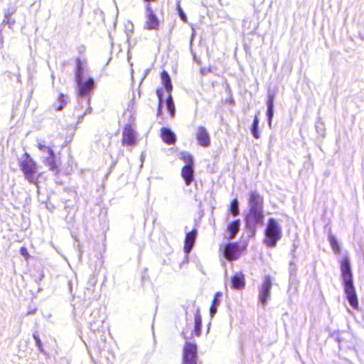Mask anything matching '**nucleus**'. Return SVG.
<instances>
[{
  "label": "nucleus",
  "instance_id": "20e7f679",
  "mask_svg": "<svg viewBox=\"0 0 364 364\" xmlns=\"http://www.w3.org/2000/svg\"><path fill=\"white\" fill-rule=\"evenodd\" d=\"M198 348L195 343L186 342L183 348L182 364H198Z\"/></svg>",
  "mask_w": 364,
  "mask_h": 364
},
{
  "label": "nucleus",
  "instance_id": "412c9836",
  "mask_svg": "<svg viewBox=\"0 0 364 364\" xmlns=\"http://www.w3.org/2000/svg\"><path fill=\"white\" fill-rule=\"evenodd\" d=\"M240 220L239 219L235 220L231 222L228 226V231L229 232V239L235 237L237 233L240 230Z\"/></svg>",
  "mask_w": 364,
  "mask_h": 364
},
{
  "label": "nucleus",
  "instance_id": "39448f33",
  "mask_svg": "<svg viewBox=\"0 0 364 364\" xmlns=\"http://www.w3.org/2000/svg\"><path fill=\"white\" fill-rule=\"evenodd\" d=\"M121 142L123 146H134L136 144V132L132 124H127L123 127Z\"/></svg>",
  "mask_w": 364,
  "mask_h": 364
},
{
  "label": "nucleus",
  "instance_id": "473e14b6",
  "mask_svg": "<svg viewBox=\"0 0 364 364\" xmlns=\"http://www.w3.org/2000/svg\"><path fill=\"white\" fill-rule=\"evenodd\" d=\"M20 253L26 259H28L30 257L28 250L25 247H21L20 248Z\"/></svg>",
  "mask_w": 364,
  "mask_h": 364
},
{
  "label": "nucleus",
  "instance_id": "4468645a",
  "mask_svg": "<svg viewBox=\"0 0 364 364\" xmlns=\"http://www.w3.org/2000/svg\"><path fill=\"white\" fill-rule=\"evenodd\" d=\"M347 299L354 309H358V300L353 284L343 287Z\"/></svg>",
  "mask_w": 364,
  "mask_h": 364
},
{
  "label": "nucleus",
  "instance_id": "f8f14e48",
  "mask_svg": "<svg viewBox=\"0 0 364 364\" xmlns=\"http://www.w3.org/2000/svg\"><path fill=\"white\" fill-rule=\"evenodd\" d=\"M196 139L198 144L203 147H208L210 144V134L207 129L203 126H200L197 128Z\"/></svg>",
  "mask_w": 364,
  "mask_h": 364
},
{
  "label": "nucleus",
  "instance_id": "2eb2a0df",
  "mask_svg": "<svg viewBox=\"0 0 364 364\" xmlns=\"http://www.w3.org/2000/svg\"><path fill=\"white\" fill-rule=\"evenodd\" d=\"M245 277L242 272L234 274L231 278V288L235 290H241L245 287Z\"/></svg>",
  "mask_w": 364,
  "mask_h": 364
},
{
  "label": "nucleus",
  "instance_id": "bb28decb",
  "mask_svg": "<svg viewBox=\"0 0 364 364\" xmlns=\"http://www.w3.org/2000/svg\"><path fill=\"white\" fill-rule=\"evenodd\" d=\"M76 70H75V80H80V78H82V73H83V63L80 58L76 59Z\"/></svg>",
  "mask_w": 364,
  "mask_h": 364
},
{
  "label": "nucleus",
  "instance_id": "a878e982",
  "mask_svg": "<svg viewBox=\"0 0 364 364\" xmlns=\"http://www.w3.org/2000/svg\"><path fill=\"white\" fill-rule=\"evenodd\" d=\"M222 296L220 292H216L214 295V299L213 300L211 306L210 308V313L211 316H213L214 314L217 312L218 306L220 304L219 298Z\"/></svg>",
  "mask_w": 364,
  "mask_h": 364
},
{
  "label": "nucleus",
  "instance_id": "c9c22d12",
  "mask_svg": "<svg viewBox=\"0 0 364 364\" xmlns=\"http://www.w3.org/2000/svg\"><path fill=\"white\" fill-rule=\"evenodd\" d=\"M144 1H146V2H150V1H156V0H144Z\"/></svg>",
  "mask_w": 364,
  "mask_h": 364
},
{
  "label": "nucleus",
  "instance_id": "f03ea898",
  "mask_svg": "<svg viewBox=\"0 0 364 364\" xmlns=\"http://www.w3.org/2000/svg\"><path fill=\"white\" fill-rule=\"evenodd\" d=\"M282 236V230L279 223L274 218H269L264 230L263 241L265 245L270 248L274 247Z\"/></svg>",
  "mask_w": 364,
  "mask_h": 364
},
{
  "label": "nucleus",
  "instance_id": "4be33fe9",
  "mask_svg": "<svg viewBox=\"0 0 364 364\" xmlns=\"http://www.w3.org/2000/svg\"><path fill=\"white\" fill-rule=\"evenodd\" d=\"M166 106L169 112V115H170L171 118V119L174 118V117L176 115V108H175V105H174L173 99L171 94L168 95V96L166 97Z\"/></svg>",
  "mask_w": 364,
  "mask_h": 364
},
{
  "label": "nucleus",
  "instance_id": "f3484780",
  "mask_svg": "<svg viewBox=\"0 0 364 364\" xmlns=\"http://www.w3.org/2000/svg\"><path fill=\"white\" fill-rule=\"evenodd\" d=\"M44 164L52 171H55L58 168L60 160L57 159L54 151L49 154L48 156L43 159Z\"/></svg>",
  "mask_w": 364,
  "mask_h": 364
},
{
  "label": "nucleus",
  "instance_id": "423d86ee",
  "mask_svg": "<svg viewBox=\"0 0 364 364\" xmlns=\"http://www.w3.org/2000/svg\"><path fill=\"white\" fill-rule=\"evenodd\" d=\"M264 218L263 209L250 208L245 220L247 226L255 228L263 224Z\"/></svg>",
  "mask_w": 364,
  "mask_h": 364
},
{
  "label": "nucleus",
  "instance_id": "9b49d317",
  "mask_svg": "<svg viewBox=\"0 0 364 364\" xmlns=\"http://www.w3.org/2000/svg\"><path fill=\"white\" fill-rule=\"evenodd\" d=\"M341 271L343 287L353 284L350 262L347 257L343 258L341 261Z\"/></svg>",
  "mask_w": 364,
  "mask_h": 364
},
{
  "label": "nucleus",
  "instance_id": "a211bd4d",
  "mask_svg": "<svg viewBox=\"0 0 364 364\" xmlns=\"http://www.w3.org/2000/svg\"><path fill=\"white\" fill-rule=\"evenodd\" d=\"M196 230H193L187 232L184 241V251L186 253H189L192 250L196 239Z\"/></svg>",
  "mask_w": 364,
  "mask_h": 364
},
{
  "label": "nucleus",
  "instance_id": "6ab92c4d",
  "mask_svg": "<svg viewBox=\"0 0 364 364\" xmlns=\"http://www.w3.org/2000/svg\"><path fill=\"white\" fill-rule=\"evenodd\" d=\"M181 176L186 186H189L194 179L193 166H183L181 168Z\"/></svg>",
  "mask_w": 364,
  "mask_h": 364
},
{
  "label": "nucleus",
  "instance_id": "b1692460",
  "mask_svg": "<svg viewBox=\"0 0 364 364\" xmlns=\"http://www.w3.org/2000/svg\"><path fill=\"white\" fill-rule=\"evenodd\" d=\"M156 93L159 99L156 115L157 117H160L162 115V105L164 103L163 89L161 87L157 88Z\"/></svg>",
  "mask_w": 364,
  "mask_h": 364
},
{
  "label": "nucleus",
  "instance_id": "1a4fd4ad",
  "mask_svg": "<svg viewBox=\"0 0 364 364\" xmlns=\"http://www.w3.org/2000/svg\"><path fill=\"white\" fill-rule=\"evenodd\" d=\"M272 288V279L269 275L264 277L263 283L259 289V300L262 305H264L270 297Z\"/></svg>",
  "mask_w": 364,
  "mask_h": 364
},
{
  "label": "nucleus",
  "instance_id": "7ed1b4c3",
  "mask_svg": "<svg viewBox=\"0 0 364 364\" xmlns=\"http://www.w3.org/2000/svg\"><path fill=\"white\" fill-rule=\"evenodd\" d=\"M242 248L237 242H229L220 246L219 250L223 257L228 261L237 259L242 252Z\"/></svg>",
  "mask_w": 364,
  "mask_h": 364
},
{
  "label": "nucleus",
  "instance_id": "cd10ccee",
  "mask_svg": "<svg viewBox=\"0 0 364 364\" xmlns=\"http://www.w3.org/2000/svg\"><path fill=\"white\" fill-rule=\"evenodd\" d=\"M258 117L257 115H255L251 127L252 134L255 139H259L260 137V134L258 131Z\"/></svg>",
  "mask_w": 364,
  "mask_h": 364
},
{
  "label": "nucleus",
  "instance_id": "7c9ffc66",
  "mask_svg": "<svg viewBox=\"0 0 364 364\" xmlns=\"http://www.w3.org/2000/svg\"><path fill=\"white\" fill-rule=\"evenodd\" d=\"M329 241L334 252L338 254L340 252V247L336 237L334 236H330Z\"/></svg>",
  "mask_w": 364,
  "mask_h": 364
},
{
  "label": "nucleus",
  "instance_id": "f704fd0d",
  "mask_svg": "<svg viewBox=\"0 0 364 364\" xmlns=\"http://www.w3.org/2000/svg\"><path fill=\"white\" fill-rule=\"evenodd\" d=\"M177 9H178V11L179 16H180L181 18L183 21H186V16L185 14L183 13V11L182 9L181 8V6H180V4H178Z\"/></svg>",
  "mask_w": 364,
  "mask_h": 364
},
{
  "label": "nucleus",
  "instance_id": "ddd939ff",
  "mask_svg": "<svg viewBox=\"0 0 364 364\" xmlns=\"http://www.w3.org/2000/svg\"><path fill=\"white\" fill-rule=\"evenodd\" d=\"M250 208L263 209V198L257 191H251L248 196Z\"/></svg>",
  "mask_w": 364,
  "mask_h": 364
},
{
  "label": "nucleus",
  "instance_id": "6e6552de",
  "mask_svg": "<svg viewBox=\"0 0 364 364\" xmlns=\"http://www.w3.org/2000/svg\"><path fill=\"white\" fill-rule=\"evenodd\" d=\"M202 318L199 309L194 313V327L191 333H188L187 329L183 330L181 334L184 339L188 340L201 335Z\"/></svg>",
  "mask_w": 364,
  "mask_h": 364
},
{
  "label": "nucleus",
  "instance_id": "2f4dec72",
  "mask_svg": "<svg viewBox=\"0 0 364 364\" xmlns=\"http://www.w3.org/2000/svg\"><path fill=\"white\" fill-rule=\"evenodd\" d=\"M36 146L39 150L47 152L48 154L54 151L50 146H47L42 142H38Z\"/></svg>",
  "mask_w": 364,
  "mask_h": 364
},
{
  "label": "nucleus",
  "instance_id": "aec40b11",
  "mask_svg": "<svg viewBox=\"0 0 364 364\" xmlns=\"http://www.w3.org/2000/svg\"><path fill=\"white\" fill-rule=\"evenodd\" d=\"M160 77L161 82L167 91L168 95H171L173 90V85L168 72L166 70L162 71L160 74Z\"/></svg>",
  "mask_w": 364,
  "mask_h": 364
},
{
  "label": "nucleus",
  "instance_id": "c85d7f7f",
  "mask_svg": "<svg viewBox=\"0 0 364 364\" xmlns=\"http://www.w3.org/2000/svg\"><path fill=\"white\" fill-rule=\"evenodd\" d=\"M229 210L232 216H237L240 214L239 203L237 199L231 201Z\"/></svg>",
  "mask_w": 364,
  "mask_h": 364
},
{
  "label": "nucleus",
  "instance_id": "5701e85b",
  "mask_svg": "<svg viewBox=\"0 0 364 364\" xmlns=\"http://www.w3.org/2000/svg\"><path fill=\"white\" fill-rule=\"evenodd\" d=\"M267 115L268 118L269 124H270L272 120L273 114H274V96L272 95H269L268 99L267 100Z\"/></svg>",
  "mask_w": 364,
  "mask_h": 364
},
{
  "label": "nucleus",
  "instance_id": "dca6fc26",
  "mask_svg": "<svg viewBox=\"0 0 364 364\" xmlns=\"http://www.w3.org/2000/svg\"><path fill=\"white\" fill-rule=\"evenodd\" d=\"M160 136L164 143L168 145L174 144L176 141V137L174 133L168 128L163 127L161 129Z\"/></svg>",
  "mask_w": 364,
  "mask_h": 364
},
{
  "label": "nucleus",
  "instance_id": "9d476101",
  "mask_svg": "<svg viewBox=\"0 0 364 364\" xmlns=\"http://www.w3.org/2000/svg\"><path fill=\"white\" fill-rule=\"evenodd\" d=\"M77 84V95L80 97H85L90 94L95 87V81L92 77H88L85 80L80 78V80H75Z\"/></svg>",
  "mask_w": 364,
  "mask_h": 364
},
{
  "label": "nucleus",
  "instance_id": "0eeeda50",
  "mask_svg": "<svg viewBox=\"0 0 364 364\" xmlns=\"http://www.w3.org/2000/svg\"><path fill=\"white\" fill-rule=\"evenodd\" d=\"M160 22L154 13V10L151 7L149 4L146 6V21L144 23V29L151 31V30H158L159 28Z\"/></svg>",
  "mask_w": 364,
  "mask_h": 364
},
{
  "label": "nucleus",
  "instance_id": "f257e3e1",
  "mask_svg": "<svg viewBox=\"0 0 364 364\" xmlns=\"http://www.w3.org/2000/svg\"><path fill=\"white\" fill-rule=\"evenodd\" d=\"M19 167L25 178L30 183L36 185L39 178L38 165L31 155L25 152L19 161Z\"/></svg>",
  "mask_w": 364,
  "mask_h": 364
},
{
  "label": "nucleus",
  "instance_id": "393cba45",
  "mask_svg": "<svg viewBox=\"0 0 364 364\" xmlns=\"http://www.w3.org/2000/svg\"><path fill=\"white\" fill-rule=\"evenodd\" d=\"M179 159L186 164L185 166H194L193 156L188 152H181L179 155Z\"/></svg>",
  "mask_w": 364,
  "mask_h": 364
},
{
  "label": "nucleus",
  "instance_id": "72a5a7b5",
  "mask_svg": "<svg viewBox=\"0 0 364 364\" xmlns=\"http://www.w3.org/2000/svg\"><path fill=\"white\" fill-rule=\"evenodd\" d=\"M33 338L36 343V345L38 346V348L40 350H42V348H43V344L41 343V341L39 338V336L36 334H33Z\"/></svg>",
  "mask_w": 364,
  "mask_h": 364
},
{
  "label": "nucleus",
  "instance_id": "c756f323",
  "mask_svg": "<svg viewBox=\"0 0 364 364\" xmlns=\"http://www.w3.org/2000/svg\"><path fill=\"white\" fill-rule=\"evenodd\" d=\"M58 101L59 102V105L55 106V109L60 111L62 110L63 107L66 105L65 97L63 93L59 94Z\"/></svg>",
  "mask_w": 364,
  "mask_h": 364
}]
</instances>
